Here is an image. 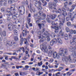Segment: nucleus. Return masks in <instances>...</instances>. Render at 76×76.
<instances>
[{
    "label": "nucleus",
    "mask_w": 76,
    "mask_h": 76,
    "mask_svg": "<svg viewBox=\"0 0 76 76\" xmlns=\"http://www.w3.org/2000/svg\"><path fill=\"white\" fill-rule=\"evenodd\" d=\"M64 49L63 48H60L59 50V55L62 56V60L63 61H65V62H68L69 61L70 62L72 61V59L70 58V56H69L68 57L64 55Z\"/></svg>",
    "instance_id": "1"
},
{
    "label": "nucleus",
    "mask_w": 76,
    "mask_h": 76,
    "mask_svg": "<svg viewBox=\"0 0 76 76\" xmlns=\"http://www.w3.org/2000/svg\"><path fill=\"white\" fill-rule=\"evenodd\" d=\"M41 37H42L44 38H46L47 39V41L49 42V41H50V40L51 39L50 38V36H48L46 34V33H45L44 34H43V36H39V38H40Z\"/></svg>",
    "instance_id": "2"
},
{
    "label": "nucleus",
    "mask_w": 76,
    "mask_h": 76,
    "mask_svg": "<svg viewBox=\"0 0 76 76\" xmlns=\"http://www.w3.org/2000/svg\"><path fill=\"white\" fill-rule=\"evenodd\" d=\"M18 9L19 10V13L21 15H23L25 13V7L23 6L19 7Z\"/></svg>",
    "instance_id": "3"
},
{
    "label": "nucleus",
    "mask_w": 76,
    "mask_h": 76,
    "mask_svg": "<svg viewBox=\"0 0 76 76\" xmlns=\"http://www.w3.org/2000/svg\"><path fill=\"white\" fill-rule=\"evenodd\" d=\"M36 2L37 3H35V6L37 7L39 10H42V7L41 6V2L37 1H36Z\"/></svg>",
    "instance_id": "4"
},
{
    "label": "nucleus",
    "mask_w": 76,
    "mask_h": 76,
    "mask_svg": "<svg viewBox=\"0 0 76 76\" xmlns=\"http://www.w3.org/2000/svg\"><path fill=\"white\" fill-rule=\"evenodd\" d=\"M20 17V15H19V13L18 12H14V14L12 15V17L13 19H14L15 20L16 19V18H18V17Z\"/></svg>",
    "instance_id": "5"
},
{
    "label": "nucleus",
    "mask_w": 76,
    "mask_h": 76,
    "mask_svg": "<svg viewBox=\"0 0 76 76\" xmlns=\"http://www.w3.org/2000/svg\"><path fill=\"white\" fill-rule=\"evenodd\" d=\"M53 6H54L55 7H57V5L56 3H53L52 5H49V8L51 9H53V10H56V8H54Z\"/></svg>",
    "instance_id": "6"
},
{
    "label": "nucleus",
    "mask_w": 76,
    "mask_h": 76,
    "mask_svg": "<svg viewBox=\"0 0 76 76\" xmlns=\"http://www.w3.org/2000/svg\"><path fill=\"white\" fill-rule=\"evenodd\" d=\"M41 50L44 53H48V50L47 49V46L46 45L43 46L41 48Z\"/></svg>",
    "instance_id": "7"
},
{
    "label": "nucleus",
    "mask_w": 76,
    "mask_h": 76,
    "mask_svg": "<svg viewBox=\"0 0 76 76\" xmlns=\"http://www.w3.org/2000/svg\"><path fill=\"white\" fill-rule=\"evenodd\" d=\"M38 38H39V39H40V38H41L39 42H44V40H43V38H44L42 37H41L40 38H39V37H40V36H42V35H41V32H39L38 33Z\"/></svg>",
    "instance_id": "8"
},
{
    "label": "nucleus",
    "mask_w": 76,
    "mask_h": 76,
    "mask_svg": "<svg viewBox=\"0 0 76 76\" xmlns=\"http://www.w3.org/2000/svg\"><path fill=\"white\" fill-rule=\"evenodd\" d=\"M51 28H53V29H55V32L56 34H58V27L57 26H51Z\"/></svg>",
    "instance_id": "9"
},
{
    "label": "nucleus",
    "mask_w": 76,
    "mask_h": 76,
    "mask_svg": "<svg viewBox=\"0 0 76 76\" xmlns=\"http://www.w3.org/2000/svg\"><path fill=\"white\" fill-rule=\"evenodd\" d=\"M70 42L72 44L76 43V35L74 36V37L73 38L72 41H70Z\"/></svg>",
    "instance_id": "10"
},
{
    "label": "nucleus",
    "mask_w": 76,
    "mask_h": 76,
    "mask_svg": "<svg viewBox=\"0 0 76 76\" xmlns=\"http://www.w3.org/2000/svg\"><path fill=\"white\" fill-rule=\"evenodd\" d=\"M35 20H36V24H39V21L41 20V17H35Z\"/></svg>",
    "instance_id": "11"
},
{
    "label": "nucleus",
    "mask_w": 76,
    "mask_h": 76,
    "mask_svg": "<svg viewBox=\"0 0 76 76\" xmlns=\"http://www.w3.org/2000/svg\"><path fill=\"white\" fill-rule=\"evenodd\" d=\"M53 57L54 58H59V56L58 55V54L56 52H54L53 54Z\"/></svg>",
    "instance_id": "12"
},
{
    "label": "nucleus",
    "mask_w": 76,
    "mask_h": 76,
    "mask_svg": "<svg viewBox=\"0 0 76 76\" xmlns=\"http://www.w3.org/2000/svg\"><path fill=\"white\" fill-rule=\"evenodd\" d=\"M7 45H8L10 47H12L13 45V42L12 41H7L6 42Z\"/></svg>",
    "instance_id": "13"
},
{
    "label": "nucleus",
    "mask_w": 76,
    "mask_h": 76,
    "mask_svg": "<svg viewBox=\"0 0 76 76\" xmlns=\"http://www.w3.org/2000/svg\"><path fill=\"white\" fill-rule=\"evenodd\" d=\"M7 12L8 13V14H7V16H9L10 17H11L13 16V14H12V12L8 10H7Z\"/></svg>",
    "instance_id": "14"
},
{
    "label": "nucleus",
    "mask_w": 76,
    "mask_h": 76,
    "mask_svg": "<svg viewBox=\"0 0 76 76\" xmlns=\"http://www.w3.org/2000/svg\"><path fill=\"white\" fill-rule=\"evenodd\" d=\"M15 5H12L11 8H8L7 10H9L10 11H11V12H12V10L13 11L14 10H15Z\"/></svg>",
    "instance_id": "15"
},
{
    "label": "nucleus",
    "mask_w": 76,
    "mask_h": 76,
    "mask_svg": "<svg viewBox=\"0 0 76 76\" xmlns=\"http://www.w3.org/2000/svg\"><path fill=\"white\" fill-rule=\"evenodd\" d=\"M57 16V15L55 14H53L52 15H51L49 16V18L52 19H54Z\"/></svg>",
    "instance_id": "16"
},
{
    "label": "nucleus",
    "mask_w": 76,
    "mask_h": 76,
    "mask_svg": "<svg viewBox=\"0 0 76 76\" xmlns=\"http://www.w3.org/2000/svg\"><path fill=\"white\" fill-rule=\"evenodd\" d=\"M30 11L32 13V12H35V8L33 7H31V5H30Z\"/></svg>",
    "instance_id": "17"
},
{
    "label": "nucleus",
    "mask_w": 76,
    "mask_h": 76,
    "mask_svg": "<svg viewBox=\"0 0 76 76\" xmlns=\"http://www.w3.org/2000/svg\"><path fill=\"white\" fill-rule=\"evenodd\" d=\"M46 18V15H45V14H43V15H42V16L41 17H40V20H44V19H45V18Z\"/></svg>",
    "instance_id": "18"
},
{
    "label": "nucleus",
    "mask_w": 76,
    "mask_h": 76,
    "mask_svg": "<svg viewBox=\"0 0 76 76\" xmlns=\"http://www.w3.org/2000/svg\"><path fill=\"white\" fill-rule=\"evenodd\" d=\"M8 29L10 31H12L13 29V26L9 24L8 25Z\"/></svg>",
    "instance_id": "19"
},
{
    "label": "nucleus",
    "mask_w": 76,
    "mask_h": 76,
    "mask_svg": "<svg viewBox=\"0 0 76 76\" xmlns=\"http://www.w3.org/2000/svg\"><path fill=\"white\" fill-rule=\"evenodd\" d=\"M38 26H39V29H41L42 27H43L44 26V24L43 23H39L38 24Z\"/></svg>",
    "instance_id": "20"
},
{
    "label": "nucleus",
    "mask_w": 76,
    "mask_h": 76,
    "mask_svg": "<svg viewBox=\"0 0 76 76\" xmlns=\"http://www.w3.org/2000/svg\"><path fill=\"white\" fill-rule=\"evenodd\" d=\"M27 33H29V31H27L26 30H25V34H24V33L23 32L22 33L23 37H25V36H26V35H27Z\"/></svg>",
    "instance_id": "21"
},
{
    "label": "nucleus",
    "mask_w": 76,
    "mask_h": 76,
    "mask_svg": "<svg viewBox=\"0 0 76 76\" xmlns=\"http://www.w3.org/2000/svg\"><path fill=\"white\" fill-rule=\"evenodd\" d=\"M58 42L60 44H63V42H62V40L60 38H58Z\"/></svg>",
    "instance_id": "22"
},
{
    "label": "nucleus",
    "mask_w": 76,
    "mask_h": 76,
    "mask_svg": "<svg viewBox=\"0 0 76 76\" xmlns=\"http://www.w3.org/2000/svg\"><path fill=\"white\" fill-rule=\"evenodd\" d=\"M72 16H73V14H72V13L69 12L68 15V17L69 18H71Z\"/></svg>",
    "instance_id": "23"
},
{
    "label": "nucleus",
    "mask_w": 76,
    "mask_h": 76,
    "mask_svg": "<svg viewBox=\"0 0 76 76\" xmlns=\"http://www.w3.org/2000/svg\"><path fill=\"white\" fill-rule=\"evenodd\" d=\"M18 0H8V2H10L11 3L12 2H17Z\"/></svg>",
    "instance_id": "24"
},
{
    "label": "nucleus",
    "mask_w": 76,
    "mask_h": 76,
    "mask_svg": "<svg viewBox=\"0 0 76 76\" xmlns=\"http://www.w3.org/2000/svg\"><path fill=\"white\" fill-rule=\"evenodd\" d=\"M64 38L65 40H67V39H69L68 35H67V34H65L64 35Z\"/></svg>",
    "instance_id": "25"
},
{
    "label": "nucleus",
    "mask_w": 76,
    "mask_h": 76,
    "mask_svg": "<svg viewBox=\"0 0 76 76\" xmlns=\"http://www.w3.org/2000/svg\"><path fill=\"white\" fill-rule=\"evenodd\" d=\"M19 73L20 76H25V75H26L25 74V73L20 72Z\"/></svg>",
    "instance_id": "26"
},
{
    "label": "nucleus",
    "mask_w": 76,
    "mask_h": 76,
    "mask_svg": "<svg viewBox=\"0 0 76 76\" xmlns=\"http://www.w3.org/2000/svg\"><path fill=\"white\" fill-rule=\"evenodd\" d=\"M58 41V39H53L52 40V41H53L54 43L55 44H56L57 42V41Z\"/></svg>",
    "instance_id": "27"
},
{
    "label": "nucleus",
    "mask_w": 76,
    "mask_h": 76,
    "mask_svg": "<svg viewBox=\"0 0 76 76\" xmlns=\"http://www.w3.org/2000/svg\"><path fill=\"white\" fill-rule=\"evenodd\" d=\"M38 15H39V16H42L44 14H43V12L42 11H39L38 12Z\"/></svg>",
    "instance_id": "28"
},
{
    "label": "nucleus",
    "mask_w": 76,
    "mask_h": 76,
    "mask_svg": "<svg viewBox=\"0 0 76 76\" xmlns=\"http://www.w3.org/2000/svg\"><path fill=\"white\" fill-rule=\"evenodd\" d=\"M62 15L63 16H66V15H67V13L66 12V11H62Z\"/></svg>",
    "instance_id": "29"
},
{
    "label": "nucleus",
    "mask_w": 76,
    "mask_h": 76,
    "mask_svg": "<svg viewBox=\"0 0 76 76\" xmlns=\"http://www.w3.org/2000/svg\"><path fill=\"white\" fill-rule=\"evenodd\" d=\"M14 40L15 41H19V39L18 38V37L17 36L15 37Z\"/></svg>",
    "instance_id": "30"
},
{
    "label": "nucleus",
    "mask_w": 76,
    "mask_h": 76,
    "mask_svg": "<svg viewBox=\"0 0 76 76\" xmlns=\"http://www.w3.org/2000/svg\"><path fill=\"white\" fill-rule=\"evenodd\" d=\"M22 3L23 5H25V3H26V4H28V1H24V2H22Z\"/></svg>",
    "instance_id": "31"
},
{
    "label": "nucleus",
    "mask_w": 76,
    "mask_h": 76,
    "mask_svg": "<svg viewBox=\"0 0 76 76\" xmlns=\"http://www.w3.org/2000/svg\"><path fill=\"white\" fill-rule=\"evenodd\" d=\"M68 3V2L67 1L65 3H64V7L65 8H67V4Z\"/></svg>",
    "instance_id": "32"
},
{
    "label": "nucleus",
    "mask_w": 76,
    "mask_h": 76,
    "mask_svg": "<svg viewBox=\"0 0 76 76\" xmlns=\"http://www.w3.org/2000/svg\"><path fill=\"white\" fill-rule=\"evenodd\" d=\"M29 66L28 65L26 66H25V67L23 69V70H27V69L29 68Z\"/></svg>",
    "instance_id": "33"
},
{
    "label": "nucleus",
    "mask_w": 76,
    "mask_h": 76,
    "mask_svg": "<svg viewBox=\"0 0 76 76\" xmlns=\"http://www.w3.org/2000/svg\"><path fill=\"white\" fill-rule=\"evenodd\" d=\"M59 25H60L61 26H63V23H61V21H59Z\"/></svg>",
    "instance_id": "34"
},
{
    "label": "nucleus",
    "mask_w": 76,
    "mask_h": 76,
    "mask_svg": "<svg viewBox=\"0 0 76 76\" xmlns=\"http://www.w3.org/2000/svg\"><path fill=\"white\" fill-rule=\"evenodd\" d=\"M2 35L4 37H5V36L6 35V31H4L2 32Z\"/></svg>",
    "instance_id": "35"
},
{
    "label": "nucleus",
    "mask_w": 76,
    "mask_h": 76,
    "mask_svg": "<svg viewBox=\"0 0 76 76\" xmlns=\"http://www.w3.org/2000/svg\"><path fill=\"white\" fill-rule=\"evenodd\" d=\"M38 65L39 66H42V61H41L40 63H38Z\"/></svg>",
    "instance_id": "36"
},
{
    "label": "nucleus",
    "mask_w": 76,
    "mask_h": 76,
    "mask_svg": "<svg viewBox=\"0 0 76 76\" xmlns=\"http://www.w3.org/2000/svg\"><path fill=\"white\" fill-rule=\"evenodd\" d=\"M59 34H60V35H61L62 36H63V32H62V30H61L60 31Z\"/></svg>",
    "instance_id": "37"
},
{
    "label": "nucleus",
    "mask_w": 76,
    "mask_h": 76,
    "mask_svg": "<svg viewBox=\"0 0 76 76\" xmlns=\"http://www.w3.org/2000/svg\"><path fill=\"white\" fill-rule=\"evenodd\" d=\"M66 31L67 32H69L70 31V29H69V28L68 27H67L66 28Z\"/></svg>",
    "instance_id": "38"
},
{
    "label": "nucleus",
    "mask_w": 76,
    "mask_h": 76,
    "mask_svg": "<svg viewBox=\"0 0 76 76\" xmlns=\"http://www.w3.org/2000/svg\"><path fill=\"white\" fill-rule=\"evenodd\" d=\"M67 25L68 26H71V23L70 22H67Z\"/></svg>",
    "instance_id": "39"
},
{
    "label": "nucleus",
    "mask_w": 76,
    "mask_h": 76,
    "mask_svg": "<svg viewBox=\"0 0 76 76\" xmlns=\"http://www.w3.org/2000/svg\"><path fill=\"white\" fill-rule=\"evenodd\" d=\"M54 43L53 41V40L51 41L50 43V45L53 46V45H54Z\"/></svg>",
    "instance_id": "40"
},
{
    "label": "nucleus",
    "mask_w": 76,
    "mask_h": 76,
    "mask_svg": "<svg viewBox=\"0 0 76 76\" xmlns=\"http://www.w3.org/2000/svg\"><path fill=\"white\" fill-rule=\"evenodd\" d=\"M64 53L65 54H67V53L68 51H67V50L66 49H64Z\"/></svg>",
    "instance_id": "41"
},
{
    "label": "nucleus",
    "mask_w": 76,
    "mask_h": 76,
    "mask_svg": "<svg viewBox=\"0 0 76 76\" xmlns=\"http://www.w3.org/2000/svg\"><path fill=\"white\" fill-rule=\"evenodd\" d=\"M1 11L2 12H4V11H5V10L4 9V8H1Z\"/></svg>",
    "instance_id": "42"
},
{
    "label": "nucleus",
    "mask_w": 76,
    "mask_h": 76,
    "mask_svg": "<svg viewBox=\"0 0 76 76\" xmlns=\"http://www.w3.org/2000/svg\"><path fill=\"white\" fill-rule=\"evenodd\" d=\"M69 50H73V47L72 46L69 47Z\"/></svg>",
    "instance_id": "43"
},
{
    "label": "nucleus",
    "mask_w": 76,
    "mask_h": 76,
    "mask_svg": "<svg viewBox=\"0 0 76 76\" xmlns=\"http://www.w3.org/2000/svg\"><path fill=\"white\" fill-rule=\"evenodd\" d=\"M14 32L15 34H18V31L16 30H15L14 31Z\"/></svg>",
    "instance_id": "44"
},
{
    "label": "nucleus",
    "mask_w": 76,
    "mask_h": 76,
    "mask_svg": "<svg viewBox=\"0 0 76 76\" xmlns=\"http://www.w3.org/2000/svg\"><path fill=\"white\" fill-rule=\"evenodd\" d=\"M72 74V73L70 74V72H68L66 73V75L67 76H70V75H71Z\"/></svg>",
    "instance_id": "45"
},
{
    "label": "nucleus",
    "mask_w": 76,
    "mask_h": 76,
    "mask_svg": "<svg viewBox=\"0 0 76 76\" xmlns=\"http://www.w3.org/2000/svg\"><path fill=\"white\" fill-rule=\"evenodd\" d=\"M75 5H73L71 7L72 9L73 10L75 9Z\"/></svg>",
    "instance_id": "46"
},
{
    "label": "nucleus",
    "mask_w": 76,
    "mask_h": 76,
    "mask_svg": "<svg viewBox=\"0 0 76 76\" xmlns=\"http://www.w3.org/2000/svg\"><path fill=\"white\" fill-rule=\"evenodd\" d=\"M69 32H70V34H73V30H69Z\"/></svg>",
    "instance_id": "47"
},
{
    "label": "nucleus",
    "mask_w": 76,
    "mask_h": 76,
    "mask_svg": "<svg viewBox=\"0 0 76 76\" xmlns=\"http://www.w3.org/2000/svg\"><path fill=\"white\" fill-rule=\"evenodd\" d=\"M42 73H43V72H39L38 74V76H40V75H42Z\"/></svg>",
    "instance_id": "48"
},
{
    "label": "nucleus",
    "mask_w": 76,
    "mask_h": 76,
    "mask_svg": "<svg viewBox=\"0 0 76 76\" xmlns=\"http://www.w3.org/2000/svg\"><path fill=\"white\" fill-rule=\"evenodd\" d=\"M64 7L62 8V11H65L66 10V9L64 8Z\"/></svg>",
    "instance_id": "49"
},
{
    "label": "nucleus",
    "mask_w": 76,
    "mask_h": 76,
    "mask_svg": "<svg viewBox=\"0 0 76 76\" xmlns=\"http://www.w3.org/2000/svg\"><path fill=\"white\" fill-rule=\"evenodd\" d=\"M39 68H36L35 72H39Z\"/></svg>",
    "instance_id": "50"
},
{
    "label": "nucleus",
    "mask_w": 76,
    "mask_h": 76,
    "mask_svg": "<svg viewBox=\"0 0 76 76\" xmlns=\"http://www.w3.org/2000/svg\"><path fill=\"white\" fill-rule=\"evenodd\" d=\"M58 12L59 13H61V9H59L58 10Z\"/></svg>",
    "instance_id": "51"
},
{
    "label": "nucleus",
    "mask_w": 76,
    "mask_h": 76,
    "mask_svg": "<svg viewBox=\"0 0 76 76\" xmlns=\"http://www.w3.org/2000/svg\"><path fill=\"white\" fill-rule=\"evenodd\" d=\"M24 44H26V45H29V44L28 42L27 41H26L25 42Z\"/></svg>",
    "instance_id": "52"
},
{
    "label": "nucleus",
    "mask_w": 76,
    "mask_h": 76,
    "mask_svg": "<svg viewBox=\"0 0 76 76\" xmlns=\"http://www.w3.org/2000/svg\"><path fill=\"white\" fill-rule=\"evenodd\" d=\"M46 20L48 22H50V19H49V18H48V16L46 18Z\"/></svg>",
    "instance_id": "53"
},
{
    "label": "nucleus",
    "mask_w": 76,
    "mask_h": 76,
    "mask_svg": "<svg viewBox=\"0 0 76 76\" xmlns=\"http://www.w3.org/2000/svg\"><path fill=\"white\" fill-rule=\"evenodd\" d=\"M6 4H7V1H5L4 3H3V5L4 6H6Z\"/></svg>",
    "instance_id": "54"
},
{
    "label": "nucleus",
    "mask_w": 76,
    "mask_h": 76,
    "mask_svg": "<svg viewBox=\"0 0 76 76\" xmlns=\"http://www.w3.org/2000/svg\"><path fill=\"white\" fill-rule=\"evenodd\" d=\"M10 17L9 16H8V17L7 19V20H10V17Z\"/></svg>",
    "instance_id": "55"
},
{
    "label": "nucleus",
    "mask_w": 76,
    "mask_h": 76,
    "mask_svg": "<svg viewBox=\"0 0 76 76\" xmlns=\"http://www.w3.org/2000/svg\"><path fill=\"white\" fill-rule=\"evenodd\" d=\"M47 5V2L46 1H45L44 2V4L43 5V6H45Z\"/></svg>",
    "instance_id": "56"
},
{
    "label": "nucleus",
    "mask_w": 76,
    "mask_h": 76,
    "mask_svg": "<svg viewBox=\"0 0 76 76\" xmlns=\"http://www.w3.org/2000/svg\"><path fill=\"white\" fill-rule=\"evenodd\" d=\"M63 23H64V21H65V18H62Z\"/></svg>",
    "instance_id": "57"
},
{
    "label": "nucleus",
    "mask_w": 76,
    "mask_h": 76,
    "mask_svg": "<svg viewBox=\"0 0 76 76\" xmlns=\"http://www.w3.org/2000/svg\"><path fill=\"white\" fill-rule=\"evenodd\" d=\"M5 60H7L8 59V56H5Z\"/></svg>",
    "instance_id": "58"
},
{
    "label": "nucleus",
    "mask_w": 76,
    "mask_h": 76,
    "mask_svg": "<svg viewBox=\"0 0 76 76\" xmlns=\"http://www.w3.org/2000/svg\"><path fill=\"white\" fill-rule=\"evenodd\" d=\"M69 38H71V37H72V34L70 33L69 34Z\"/></svg>",
    "instance_id": "59"
},
{
    "label": "nucleus",
    "mask_w": 76,
    "mask_h": 76,
    "mask_svg": "<svg viewBox=\"0 0 76 76\" xmlns=\"http://www.w3.org/2000/svg\"><path fill=\"white\" fill-rule=\"evenodd\" d=\"M28 23H30V22H31V19L29 18L28 19Z\"/></svg>",
    "instance_id": "60"
},
{
    "label": "nucleus",
    "mask_w": 76,
    "mask_h": 76,
    "mask_svg": "<svg viewBox=\"0 0 76 76\" xmlns=\"http://www.w3.org/2000/svg\"><path fill=\"white\" fill-rule=\"evenodd\" d=\"M48 48L49 50H52V48L50 46H49L48 47Z\"/></svg>",
    "instance_id": "61"
},
{
    "label": "nucleus",
    "mask_w": 76,
    "mask_h": 76,
    "mask_svg": "<svg viewBox=\"0 0 76 76\" xmlns=\"http://www.w3.org/2000/svg\"><path fill=\"white\" fill-rule=\"evenodd\" d=\"M49 61L50 63H53V59H51Z\"/></svg>",
    "instance_id": "62"
},
{
    "label": "nucleus",
    "mask_w": 76,
    "mask_h": 76,
    "mask_svg": "<svg viewBox=\"0 0 76 76\" xmlns=\"http://www.w3.org/2000/svg\"><path fill=\"white\" fill-rule=\"evenodd\" d=\"M13 55H16V56H18V54L16 53V52H14L13 54Z\"/></svg>",
    "instance_id": "63"
},
{
    "label": "nucleus",
    "mask_w": 76,
    "mask_h": 76,
    "mask_svg": "<svg viewBox=\"0 0 76 76\" xmlns=\"http://www.w3.org/2000/svg\"><path fill=\"white\" fill-rule=\"evenodd\" d=\"M73 33H74V34H76V30H74L73 31Z\"/></svg>",
    "instance_id": "64"
}]
</instances>
